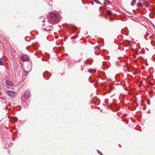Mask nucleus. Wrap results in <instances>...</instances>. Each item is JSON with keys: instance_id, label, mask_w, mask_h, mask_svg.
I'll return each mask as SVG.
<instances>
[{"instance_id": "1", "label": "nucleus", "mask_w": 155, "mask_h": 155, "mask_svg": "<svg viewBox=\"0 0 155 155\" xmlns=\"http://www.w3.org/2000/svg\"><path fill=\"white\" fill-rule=\"evenodd\" d=\"M6 92L7 94L11 98H14L17 95V94L15 92L8 90L6 91Z\"/></svg>"}, {"instance_id": "2", "label": "nucleus", "mask_w": 155, "mask_h": 155, "mask_svg": "<svg viewBox=\"0 0 155 155\" xmlns=\"http://www.w3.org/2000/svg\"><path fill=\"white\" fill-rule=\"evenodd\" d=\"M127 72L130 73V74L132 73L131 72L132 71V67L130 66V63L128 62L127 60Z\"/></svg>"}, {"instance_id": "3", "label": "nucleus", "mask_w": 155, "mask_h": 155, "mask_svg": "<svg viewBox=\"0 0 155 155\" xmlns=\"http://www.w3.org/2000/svg\"><path fill=\"white\" fill-rule=\"evenodd\" d=\"M21 59L23 61H25L29 60V57L27 55L23 54L21 56Z\"/></svg>"}, {"instance_id": "4", "label": "nucleus", "mask_w": 155, "mask_h": 155, "mask_svg": "<svg viewBox=\"0 0 155 155\" xmlns=\"http://www.w3.org/2000/svg\"><path fill=\"white\" fill-rule=\"evenodd\" d=\"M51 16V18L52 20L53 21L55 20L57 18V16L55 13H52L50 14Z\"/></svg>"}, {"instance_id": "5", "label": "nucleus", "mask_w": 155, "mask_h": 155, "mask_svg": "<svg viewBox=\"0 0 155 155\" xmlns=\"http://www.w3.org/2000/svg\"><path fill=\"white\" fill-rule=\"evenodd\" d=\"M24 98L25 99H28L29 97V93L28 92H26L24 94Z\"/></svg>"}, {"instance_id": "6", "label": "nucleus", "mask_w": 155, "mask_h": 155, "mask_svg": "<svg viewBox=\"0 0 155 155\" xmlns=\"http://www.w3.org/2000/svg\"><path fill=\"white\" fill-rule=\"evenodd\" d=\"M6 84L10 86H12L14 84L11 81H9L7 80L5 81Z\"/></svg>"}, {"instance_id": "7", "label": "nucleus", "mask_w": 155, "mask_h": 155, "mask_svg": "<svg viewBox=\"0 0 155 155\" xmlns=\"http://www.w3.org/2000/svg\"><path fill=\"white\" fill-rule=\"evenodd\" d=\"M136 1V0H133L132 2L131 3V5L132 6H134L135 4Z\"/></svg>"}, {"instance_id": "8", "label": "nucleus", "mask_w": 155, "mask_h": 155, "mask_svg": "<svg viewBox=\"0 0 155 155\" xmlns=\"http://www.w3.org/2000/svg\"><path fill=\"white\" fill-rule=\"evenodd\" d=\"M4 61L1 60H0V65H3L4 64Z\"/></svg>"}, {"instance_id": "9", "label": "nucleus", "mask_w": 155, "mask_h": 155, "mask_svg": "<svg viewBox=\"0 0 155 155\" xmlns=\"http://www.w3.org/2000/svg\"><path fill=\"white\" fill-rule=\"evenodd\" d=\"M137 6H138L141 7H143V5L141 3H140V2L137 3Z\"/></svg>"}, {"instance_id": "10", "label": "nucleus", "mask_w": 155, "mask_h": 155, "mask_svg": "<svg viewBox=\"0 0 155 155\" xmlns=\"http://www.w3.org/2000/svg\"><path fill=\"white\" fill-rule=\"evenodd\" d=\"M144 4L145 6L147 7H148L149 5V4L147 2H144Z\"/></svg>"}, {"instance_id": "11", "label": "nucleus", "mask_w": 155, "mask_h": 155, "mask_svg": "<svg viewBox=\"0 0 155 155\" xmlns=\"http://www.w3.org/2000/svg\"><path fill=\"white\" fill-rule=\"evenodd\" d=\"M97 4H101L98 0H93Z\"/></svg>"}, {"instance_id": "12", "label": "nucleus", "mask_w": 155, "mask_h": 155, "mask_svg": "<svg viewBox=\"0 0 155 155\" xmlns=\"http://www.w3.org/2000/svg\"><path fill=\"white\" fill-rule=\"evenodd\" d=\"M47 28H52V26L51 25H48V26L47 27Z\"/></svg>"}, {"instance_id": "13", "label": "nucleus", "mask_w": 155, "mask_h": 155, "mask_svg": "<svg viewBox=\"0 0 155 155\" xmlns=\"http://www.w3.org/2000/svg\"><path fill=\"white\" fill-rule=\"evenodd\" d=\"M97 152H98V153H99V154H101V155H102V154L101 153V152H100L99 151H98V150H97Z\"/></svg>"}, {"instance_id": "14", "label": "nucleus", "mask_w": 155, "mask_h": 155, "mask_svg": "<svg viewBox=\"0 0 155 155\" xmlns=\"http://www.w3.org/2000/svg\"><path fill=\"white\" fill-rule=\"evenodd\" d=\"M44 31H47V29H44Z\"/></svg>"}, {"instance_id": "15", "label": "nucleus", "mask_w": 155, "mask_h": 155, "mask_svg": "<svg viewBox=\"0 0 155 155\" xmlns=\"http://www.w3.org/2000/svg\"><path fill=\"white\" fill-rule=\"evenodd\" d=\"M45 20H43V22H45Z\"/></svg>"}, {"instance_id": "16", "label": "nucleus", "mask_w": 155, "mask_h": 155, "mask_svg": "<svg viewBox=\"0 0 155 155\" xmlns=\"http://www.w3.org/2000/svg\"><path fill=\"white\" fill-rule=\"evenodd\" d=\"M43 25V26H45V25H44V24H43V25Z\"/></svg>"}, {"instance_id": "17", "label": "nucleus", "mask_w": 155, "mask_h": 155, "mask_svg": "<svg viewBox=\"0 0 155 155\" xmlns=\"http://www.w3.org/2000/svg\"><path fill=\"white\" fill-rule=\"evenodd\" d=\"M122 32L123 31V29H122V31H121Z\"/></svg>"}, {"instance_id": "18", "label": "nucleus", "mask_w": 155, "mask_h": 155, "mask_svg": "<svg viewBox=\"0 0 155 155\" xmlns=\"http://www.w3.org/2000/svg\"><path fill=\"white\" fill-rule=\"evenodd\" d=\"M43 77H44V74H43Z\"/></svg>"}, {"instance_id": "19", "label": "nucleus", "mask_w": 155, "mask_h": 155, "mask_svg": "<svg viewBox=\"0 0 155 155\" xmlns=\"http://www.w3.org/2000/svg\"><path fill=\"white\" fill-rule=\"evenodd\" d=\"M127 121V120H126Z\"/></svg>"}, {"instance_id": "20", "label": "nucleus", "mask_w": 155, "mask_h": 155, "mask_svg": "<svg viewBox=\"0 0 155 155\" xmlns=\"http://www.w3.org/2000/svg\"><path fill=\"white\" fill-rule=\"evenodd\" d=\"M89 71V72H90V71Z\"/></svg>"}]
</instances>
